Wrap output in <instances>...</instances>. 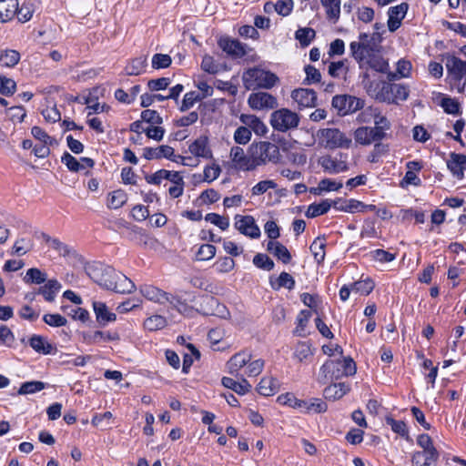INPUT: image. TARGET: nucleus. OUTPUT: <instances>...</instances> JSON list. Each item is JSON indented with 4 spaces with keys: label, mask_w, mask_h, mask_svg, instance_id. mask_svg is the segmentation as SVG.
<instances>
[{
    "label": "nucleus",
    "mask_w": 466,
    "mask_h": 466,
    "mask_svg": "<svg viewBox=\"0 0 466 466\" xmlns=\"http://www.w3.org/2000/svg\"><path fill=\"white\" fill-rule=\"evenodd\" d=\"M265 366L262 359L252 360V353L249 350H243L235 353L227 361L226 367L228 372L238 379L223 377L221 383L224 387L232 390L239 395H245L252 389L251 384L246 380V377L258 376Z\"/></svg>",
    "instance_id": "obj_1"
},
{
    "label": "nucleus",
    "mask_w": 466,
    "mask_h": 466,
    "mask_svg": "<svg viewBox=\"0 0 466 466\" xmlns=\"http://www.w3.org/2000/svg\"><path fill=\"white\" fill-rule=\"evenodd\" d=\"M374 116V127H360L354 131L356 143L368 146L379 143L386 137V130L390 128V123L380 109H370Z\"/></svg>",
    "instance_id": "obj_2"
},
{
    "label": "nucleus",
    "mask_w": 466,
    "mask_h": 466,
    "mask_svg": "<svg viewBox=\"0 0 466 466\" xmlns=\"http://www.w3.org/2000/svg\"><path fill=\"white\" fill-rule=\"evenodd\" d=\"M242 81L248 90L270 89L279 82V77L269 70L254 66L243 72Z\"/></svg>",
    "instance_id": "obj_3"
},
{
    "label": "nucleus",
    "mask_w": 466,
    "mask_h": 466,
    "mask_svg": "<svg viewBox=\"0 0 466 466\" xmlns=\"http://www.w3.org/2000/svg\"><path fill=\"white\" fill-rule=\"evenodd\" d=\"M320 374L328 380H339L353 376L357 371L356 363L351 357L343 360H327L319 369Z\"/></svg>",
    "instance_id": "obj_4"
},
{
    "label": "nucleus",
    "mask_w": 466,
    "mask_h": 466,
    "mask_svg": "<svg viewBox=\"0 0 466 466\" xmlns=\"http://www.w3.org/2000/svg\"><path fill=\"white\" fill-rule=\"evenodd\" d=\"M138 290L140 294L147 300L153 301L158 304L170 303L174 305L178 311H182L185 309V304L181 299L170 293L164 291L163 289L151 285L142 284L139 286Z\"/></svg>",
    "instance_id": "obj_5"
},
{
    "label": "nucleus",
    "mask_w": 466,
    "mask_h": 466,
    "mask_svg": "<svg viewBox=\"0 0 466 466\" xmlns=\"http://www.w3.org/2000/svg\"><path fill=\"white\" fill-rule=\"evenodd\" d=\"M318 137L319 144L327 149L349 148L352 142L351 138L335 127L320 129Z\"/></svg>",
    "instance_id": "obj_6"
},
{
    "label": "nucleus",
    "mask_w": 466,
    "mask_h": 466,
    "mask_svg": "<svg viewBox=\"0 0 466 466\" xmlns=\"http://www.w3.org/2000/svg\"><path fill=\"white\" fill-rule=\"evenodd\" d=\"M85 270L94 282L109 290L115 277L114 268L100 262H93L88 264Z\"/></svg>",
    "instance_id": "obj_7"
},
{
    "label": "nucleus",
    "mask_w": 466,
    "mask_h": 466,
    "mask_svg": "<svg viewBox=\"0 0 466 466\" xmlns=\"http://www.w3.org/2000/svg\"><path fill=\"white\" fill-rule=\"evenodd\" d=\"M198 311L204 316H216L227 319L230 313L225 304L220 303L214 296L205 294L199 298Z\"/></svg>",
    "instance_id": "obj_8"
},
{
    "label": "nucleus",
    "mask_w": 466,
    "mask_h": 466,
    "mask_svg": "<svg viewBox=\"0 0 466 466\" xmlns=\"http://www.w3.org/2000/svg\"><path fill=\"white\" fill-rule=\"evenodd\" d=\"M299 117L297 113L288 108L275 110L271 114L270 124L275 130L286 132L299 126Z\"/></svg>",
    "instance_id": "obj_9"
},
{
    "label": "nucleus",
    "mask_w": 466,
    "mask_h": 466,
    "mask_svg": "<svg viewBox=\"0 0 466 466\" xmlns=\"http://www.w3.org/2000/svg\"><path fill=\"white\" fill-rule=\"evenodd\" d=\"M365 106V100L351 95H337L332 98V106L338 115L344 116L360 110Z\"/></svg>",
    "instance_id": "obj_10"
},
{
    "label": "nucleus",
    "mask_w": 466,
    "mask_h": 466,
    "mask_svg": "<svg viewBox=\"0 0 466 466\" xmlns=\"http://www.w3.org/2000/svg\"><path fill=\"white\" fill-rule=\"evenodd\" d=\"M442 57L446 59L447 75L451 82L459 86L465 81L466 61L450 53L443 54Z\"/></svg>",
    "instance_id": "obj_11"
},
{
    "label": "nucleus",
    "mask_w": 466,
    "mask_h": 466,
    "mask_svg": "<svg viewBox=\"0 0 466 466\" xmlns=\"http://www.w3.org/2000/svg\"><path fill=\"white\" fill-rule=\"evenodd\" d=\"M376 35L377 34L370 35L367 33H360L359 35L360 41H353L350 44V54L357 62L360 63L365 59V52H371L376 50Z\"/></svg>",
    "instance_id": "obj_12"
},
{
    "label": "nucleus",
    "mask_w": 466,
    "mask_h": 466,
    "mask_svg": "<svg viewBox=\"0 0 466 466\" xmlns=\"http://www.w3.org/2000/svg\"><path fill=\"white\" fill-rule=\"evenodd\" d=\"M319 164L323 170L329 174H339L349 169L348 154L339 153L336 157L329 155L321 157Z\"/></svg>",
    "instance_id": "obj_13"
},
{
    "label": "nucleus",
    "mask_w": 466,
    "mask_h": 466,
    "mask_svg": "<svg viewBox=\"0 0 466 466\" xmlns=\"http://www.w3.org/2000/svg\"><path fill=\"white\" fill-rule=\"evenodd\" d=\"M367 93L374 97L379 102H386L390 104L392 100V87L391 83L385 80L370 81L366 85Z\"/></svg>",
    "instance_id": "obj_14"
},
{
    "label": "nucleus",
    "mask_w": 466,
    "mask_h": 466,
    "mask_svg": "<svg viewBox=\"0 0 466 466\" xmlns=\"http://www.w3.org/2000/svg\"><path fill=\"white\" fill-rule=\"evenodd\" d=\"M218 46L232 58H242L248 53L247 45L228 35L220 36L218 40Z\"/></svg>",
    "instance_id": "obj_15"
},
{
    "label": "nucleus",
    "mask_w": 466,
    "mask_h": 466,
    "mask_svg": "<svg viewBox=\"0 0 466 466\" xmlns=\"http://www.w3.org/2000/svg\"><path fill=\"white\" fill-rule=\"evenodd\" d=\"M234 220V226L240 234L250 238H258L260 237V228L256 224V220L252 216L238 214L235 216Z\"/></svg>",
    "instance_id": "obj_16"
},
{
    "label": "nucleus",
    "mask_w": 466,
    "mask_h": 466,
    "mask_svg": "<svg viewBox=\"0 0 466 466\" xmlns=\"http://www.w3.org/2000/svg\"><path fill=\"white\" fill-rule=\"evenodd\" d=\"M365 59L368 66L378 73L387 74L389 80H393L396 76L395 73L390 71L389 61L383 57L380 51L365 52Z\"/></svg>",
    "instance_id": "obj_17"
},
{
    "label": "nucleus",
    "mask_w": 466,
    "mask_h": 466,
    "mask_svg": "<svg viewBox=\"0 0 466 466\" xmlns=\"http://www.w3.org/2000/svg\"><path fill=\"white\" fill-rule=\"evenodd\" d=\"M230 156L234 167L238 170L250 171L259 166V162H258L256 157H250L246 156L243 148L240 147H233L230 150Z\"/></svg>",
    "instance_id": "obj_18"
},
{
    "label": "nucleus",
    "mask_w": 466,
    "mask_h": 466,
    "mask_svg": "<svg viewBox=\"0 0 466 466\" xmlns=\"http://www.w3.org/2000/svg\"><path fill=\"white\" fill-rule=\"evenodd\" d=\"M256 153L258 154L256 158L259 162V166L266 164L267 161L278 163L280 159L279 147L271 142H260L257 146Z\"/></svg>",
    "instance_id": "obj_19"
},
{
    "label": "nucleus",
    "mask_w": 466,
    "mask_h": 466,
    "mask_svg": "<svg viewBox=\"0 0 466 466\" xmlns=\"http://www.w3.org/2000/svg\"><path fill=\"white\" fill-rule=\"evenodd\" d=\"M248 106L252 109H273L277 106V98L265 92H257L249 95L248 98Z\"/></svg>",
    "instance_id": "obj_20"
},
{
    "label": "nucleus",
    "mask_w": 466,
    "mask_h": 466,
    "mask_svg": "<svg viewBox=\"0 0 466 466\" xmlns=\"http://www.w3.org/2000/svg\"><path fill=\"white\" fill-rule=\"evenodd\" d=\"M408 10L409 4L406 2L389 8L387 25L390 32H395L400 27L401 22L405 18Z\"/></svg>",
    "instance_id": "obj_21"
},
{
    "label": "nucleus",
    "mask_w": 466,
    "mask_h": 466,
    "mask_svg": "<svg viewBox=\"0 0 466 466\" xmlns=\"http://www.w3.org/2000/svg\"><path fill=\"white\" fill-rule=\"evenodd\" d=\"M291 97L298 104L299 109L314 107L317 105V94L313 89L297 88L292 91Z\"/></svg>",
    "instance_id": "obj_22"
},
{
    "label": "nucleus",
    "mask_w": 466,
    "mask_h": 466,
    "mask_svg": "<svg viewBox=\"0 0 466 466\" xmlns=\"http://www.w3.org/2000/svg\"><path fill=\"white\" fill-rule=\"evenodd\" d=\"M93 310L96 315V320L100 327H105L110 322L116 320V315L110 311L106 304L103 301H93Z\"/></svg>",
    "instance_id": "obj_23"
},
{
    "label": "nucleus",
    "mask_w": 466,
    "mask_h": 466,
    "mask_svg": "<svg viewBox=\"0 0 466 466\" xmlns=\"http://www.w3.org/2000/svg\"><path fill=\"white\" fill-rule=\"evenodd\" d=\"M447 167L454 177L461 180L466 170V155L452 152L447 161Z\"/></svg>",
    "instance_id": "obj_24"
},
{
    "label": "nucleus",
    "mask_w": 466,
    "mask_h": 466,
    "mask_svg": "<svg viewBox=\"0 0 466 466\" xmlns=\"http://www.w3.org/2000/svg\"><path fill=\"white\" fill-rule=\"evenodd\" d=\"M189 152L196 157L213 158V153L207 136H200L188 146Z\"/></svg>",
    "instance_id": "obj_25"
},
{
    "label": "nucleus",
    "mask_w": 466,
    "mask_h": 466,
    "mask_svg": "<svg viewBox=\"0 0 466 466\" xmlns=\"http://www.w3.org/2000/svg\"><path fill=\"white\" fill-rule=\"evenodd\" d=\"M84 339L89 345L118 341L120 340V334L116 329L106 331L96 330L93 333L84 335Z\"/></svg>",
    "instance_id": "obj_26"
},
{
    "label": "nucleus",
    "mask_w": 466,
    "mask_h": 466,
    "mask_svg": "<svg viewBox=\"0 0 466 466\" xmlns=\"http://www.w3.org/2000/svg\"><path fill=\"white\" fill-rule=\"evenodd\" d=\"M109 290L120 294H128L136 290V285L126 275L115 271V277Z\"/></svg>",
    "instance_id": "obj_27"
},
{
    "label": "nucleus",
    "mask_w": 466,
    "mask_h": 466,
    "mask_svg": "<svg viewBox=\"0 0 466 466\" xmlns=\"http://www.w3.org/2000/svg\"><path fill=\"white\" fill-rule=\"evenodd\" d=\"M29 346L37 353L43 355L54 354L56 351L55 345L50 343L46 338L41 335L34 334L29 338Z\"/></svg>",
    "instance_id": "obj_28"
},
{
    "label": "nucleus",
    "mask_w": 466,
    "mask_h": 466,
    "mask_svg": "<svg viewBox=\"0 0 466 466\" xmlns=\"http://www.w3.org/2000/svg\"><path fill=\"white\" fill-rule=\"evenodd\" d=\"M439 457L437 450H433V452L414 451L411 455V463L413 466H437Z\"/></svg>",
    "instance_id": "obj_29"
},
{
    "label": "nucleus",
    "mask_w": 466,
    "mask_h": 466,
    "mask_svg": "<svg viewBox=\"0 0 466 466\" xmlns=\"http://www.w3.org/2000/svg\"><path fill=\"white\" fill-rule=\"evenodd\" d=\"M174 148L168 145H162L157 147H146L143 148L142 157L147 160L167 158L173 156Z\"/></svg>",
    "instance_id": "obj_30"
},
{
    "label": "nucleus",
    "mask_w": 466,
    "mask_h": 466,
    "mask_svg": "<svg viewBox=\"0 0 466 466\" xmlns=\"http://www.w3.org/2000/svg\"><path fill=\"white\" fill-rule=\"evenodd\" d=\"M350 384L346 382H337V383H331L330 385L327 386L324 390L323 394L325 399L329 400H337L341 399L343 396H345L348 392L350 390Z\"/></svg>",
    "instance_id": "obj_31"
},
{
    "label": "nucleus",
    "mask_w": 466,
    "mask_h": 466,
    "mask_svg": "<svg viewBox=\"0 0 466 466\" xmlns=\"http://www.w3.org/2000/svg\"><path fill=\"white\" fill-rule=\"evenodd\" d=\"M280 384L278 379L266 376L263 377L257 386L258 394L268 397L275 395L279 390Z\"/></svg>",
    "instance_id": "obj_32"
},
{
    "label": "nucleus",
    "mask_w": 466,
    "mask_h": 466,
    "mask_svg": "<svg viewBox=\"0 0 466 466\" xmlns=\"http://www.w3.org/2000/svg\"><path fill=\"white\" fill-rule=\"evenodd\" d=\"M269 285L273 290H279L280 289H287L292 290L295 288V279L288 272L283 271L279 277H269Z\"/></svg>",
    "instance_id": "obj_33"
},
{
    "label": "nucleus",
    "mask_w": 466,
    "mask_h": 466,
    "mask_svg": "<svg viewBox=\"0 0 466 466\" xmlns=\"http://www.w3.org/2000/svg\"><path fill=\"white\" fill-rule=\"evenodd\" d=\"M267 250L273 254V256L283 264H289L292 259L291 254L287 247L279 241H268Z\"/></svg>",
    "instance_id": "obj_34"
},
{
    "label": "nucleus",
    "mask_w": 466,
    "mask_h": 466,
    "mask_svg": "<svg viewBox=\"0 0 466 466\" xmlns=\"http://www.w3.org/2000/svg\"><path fill=\"white\" fill-rule=\"evenodd\" d=\"M327 238L324 235L317 237L309 246L310 252L318 265H321L326 257Z\"/></svg>",
    "instance_id": "obj_35"
},
{
    "label": "nucleus",
    "mask_w": 466,
    "mask_h": 466,
    "mask_svg": "<svg viewBox=\"0 0 466 466\" xmlns=\"http://www.w3.org/2000/svg\"><path fill=\"white\" fill-rule=\"evenodd\" d=\"M61 288L62 286L57 279H48L45 282L44 286L39 287L37 294L42 295L46 301L52 302Z\"/></svg>",
    "instance_id": "obj_36"
},
{
    "label": "nucleus",
    "mask_w": 466,
    "mask_h": 466,
    "mask_svg": "<svg viewBox=\"0 0 466 466\" xmlns=\"http://www.w3.org/2000/svg\"><path fill=\"white\" fill-rule=\"evenodd\" d=\"M277 402L282 406L299 410L301 412L305 413V407L307 405L306 400L298 399L292 392H286L279 395Z\"/></svg>",
    "instance_id": "obj_37"
},
{
    "label": "nucleus",
    "mask_w": 466,
    "mask_h": 466,
    "mask_svg": "<svg viewBox=\"0 0 466 466\" xmlns=\"http://www.w3.org/2000/svg\"><path fill=\"white\" fill-rule=\"evenodd\" d=\"M239 119L245 127L258 136H264L268 131L266 125L254 115L242 114Z\"/></svg>",
    "instance_id": "obj_38"
},
{
    "label": "nucleus",
    "mask_w": 466,
    "mask_h": 466,
    "mask_svg": "<svg viewBox=\"0 0 466 466\" xmlns=\"http://www.w3.org/2000/svg\"><path fill=\"white\" fill-rule=\"evenodd\" d=\"M18 7V0H0V22L5 23L12 20Z\"/></svg>",
    "instance_id": "obj_39"
},
{
    "label": "nucleus",
    "mask_w": 466,
    "mask_h": 466,
    "mask_svg": "<svg viewBox=\"0 0 466 466\" xmlns=\"http://www.w3.org/2000/svg\"><path fill=\"white\" fill-rule=\"evenodd\" d=\"M385 422L390 427L391 431L400 436L407 441H410L411 439L409 434V428L405 421L397 420L391 415L385 416Z\"/></svg>",
    "instance_id": "obj_40"
},
{
    "label": "nucleus",
    "mask_w": 466,
    "mask_h": 466,
    "mask_svg": "<svg viewBox=\"0 0 466 466\" xmlns=\"http://www.w3.org/2000/svg\"><path fill=\"white\" fill-rule=\"evenodd\" d=\"M147 66V58L143 56L131 59L125 66V74L127 76H139L146 72Z\"/></svg>",
    "instance_id": "obj_41"
},
{
    "label": "nucleus",
    "mask_w": 466,
    "mask_h": 466,
    "mask_svg": "<svg viewBox=\"0 0 466 466\" xmlns=\"http://www.w3.org/2000/svg\"><path fill=\"white\" fill-rule=\"evenodd\" d=\"M331 208V200L322 199L319 203H312L308 207L306 211V217L309 218H314L322 215L327 214Z\"/></svg>",
    "instance_id": "obj_42"
},
{
    "label": "nucleus",
    "mask_w": 466,
    "mask_h": 466,
    "mask_svg": "<svg viewBox=\"0 0 466 466\" xmlns=\"http://www.w3.org/2000/svg\"><path fill=\"white\" fill-rule=\"evenodd\" d=\"M127 201V194L123 189L114 190L107 195L106 207L110 209L122 208Z\"/></svg>",
    "instance_id": "obj_43"
},
{
    "label": "nucleus",
    "mask_w": 466,
    "mask_h": 466,
    "mask_svg": "<svg viewBox=\"0 0 466 466\" xmlns=\"http://www.w3.org/2000/svg\"><path fill=\"white\" fill-rule=\"evenodd\" d=\"M325 8L326 17L333 23L338 22L340 16V0H320Z\"/></svg>",
    "instance_id": "obj_44"
},
{
    "label": "nucleus",
    "mask_w": 466,
    "mask_h": 466,
    "mask_svg": "<svg viewBox=\"0 0 466 466\" xmlns=\"http://www.w3.org/2000/svg\"><path fill=\"white\" fill-rule=\"evenodd\" d=\"M312 316L311 310L309 309H301L296 318V328L293 330V334L305 337V329L309 322V319Z\"/></svg>",
    "instance_id": "obj_45"
},
{
    "label": "nucleus",
    "mask_w": 466,
    "mask_h": 466,
    "mask_svg": "<svg viewBox=\"0 0 466 466\" xmlns=\"http://www.w3.org/2000/svg\"><path fill=\"white\" fill-rule=\"evenodd\" d=\"M34 241L30 238H17L11 250V255H15L18 257L24 256L26 253L30 252L34 248Z\"/></svg>",
    "instance_id": "obj_46"
},
{
    "label": "nucleus",
    "mask_w": 466,
    "mask_h": 466,
    "mask_svg": "<svg viewBox=\"0 0 466 466\" xmlns=\"http://www.w3.org/2000/svg\"><path fill=\"white\" fill-rule=\"evenodd\" d=\"M351 285L352 291L362 296L370 295L375 288V282L370 277H367L366 279H360L358 281H354L351 283Z\"/></svg>",
    "instance_id": "obj_47"
},
{
    "label": "nucleus",
    "mask_w": 466,
    "mask_h": 466,
    "mask_svg": "<svg viewBox=\"0 0 466 466\" xmlns=\"http://www.w3.org/2000/svg\"><path fill=\"white\" fill-rule=\"evenodd\" d=\"M41 238L46 243L50 244L52 248L58 252L60 256L66 257L70 253L69 247L62 242L59 238H51L48 234L41 232Z\"/></svg>",
    "instance_id": "obj_48"
},
{
    "label": "nucleus",
    "mask_w": 466,
    "mask_h": 466,
    "mask_svg": "<svg viewBox=\"0 0 466 466\" xmlns=\"http://www.w3.org/2000/svg\"><path fill=\"white\" fill-rule=\"evenodd\" d=\"M293 355L299 362L307 360L309 357L313 356L311 343L309 341L298 342Z\"/></svg>",
    "instance_id": "obj_49"
},
{
    "label": "nucleus",
    "mask_w": 466,
    "mask_h": 466,
    "mask_svg": "<svg viewBox=\"0 0 466 466\" xmlns=\"http://www.w3.org/2000/svg\"><path fill=\"white\" fill-rule=\"evenodd\" d=\"M47 280V274L37 268L27 269L24 281L27 284H43Z\"/></svg>",
    "instance_id": "obj_50"
},
{
    "label": "nucleus",
    "mask_w": 466,
    "mask_h": 466,
    "mask_svg": "<svg viewBox=\"0 0 466 466\" xmlns=\"http://www.w3.org/2000/svg\"><path fill=\"white\" fill-rule=\"evenodd\" d=\"M316 36V32L311 27H301L295 32V38L299 42L302 47L310 45Z\"/></svg>",
    "instance_id": "obj_51"
},
{
    "label": "nucleus",
    "mask_w": 466,
    "mask_h": 466,
    "mask_svg": "<svg viewBox=\"0 0 466 466\" xmlns=\"http://www.w3.org/2000/svg\"><path fill=\"white\" fill-rule=\"evenodd\" d=\"M20 60V54L16 50L7 49L0 55V66L5 67H14Z\"/></svg>",
    "instance_id": "obj_52"
},
{
    "label": "nucleus",
    "mask_w": 466,
    "mask_h": 466,
    "mask_svg": "<svg viewBox=\"0 0 466 466\" xmlns=\"http://www.w3.org/2000/svg\"><path fill=\"white\" fill-rule=\"evenodd\" d=\"M46 384L40 380H31L25 381L21 384L18 394L19 395H26V394H34L39 392L46 389Z\"/></svg>",
    "instance_id": "obj_53"
},
{
    "label": "nucleus",
    "mask_w": 466,
    "mask_h": 466,
    "mask_svg": "<svg viewBox=\"0 0 466 466\" xmlns=\"http://www.w3.org/2000/svg\"><path fill=\"white\" fill-rule=\"evenodd\" d=\"M167 319L161 315H152L144 320L143 326L148 331H156L165 328Z\"/></svg>",
    "instance_id": "obj_54"
},
{
    "label": "nucleus",
    "mask_w": 466,
    "mask_h": 466,
    "mask_svg": "<svg viewBox=\"0 0 466 466\" xmlns=\"http://www.w3.org/2000/svg\"><path fill=\"white\" fill-rule=\"evenodd\" d=\"M300 300L302 303L311 309V312L318 314L319 308L322 304V299L319 294H310L304 292L300 294Z\"/></svg>",
    "instance_id": "obj_55"
},
{
    "label": "nucleus",
    "mask_w": 466,
    "mask_h": 466,
    "mask_svg": "<svg viewBox=\"0 0 466 466\" xmlns=\"http://www.w3.org/2000/svg\"><path fill=\"white\" fill-rule=\"evenodd\" d=\"M307 405L305 407V413H324L328 410L327 403L319 398H311L306 400Z\"/></svg>",
    "instance_id": "obj_56"
},
{
    "label": "nucleus",
    "mask_w": 466,
    "mask_h": 466,
    "mask_svg": "<svg viewBox=\"0 0 466 466\" xmlns=\"http://www.w3.org/2000/svg\"><path fill=\"white\" fill-rule=\"evenodd\" d=\"M392 87V100L390 104H396L399 100L405 101L409 97L410 89L404 84H391Z\"/></svg>",
    "instance_id": "obj_57"
},
{
    "label": "nucleus",
    "mask_w": 466,
    "mask_h": 466,
    "mask_svg": "<svg viewBox=\"0 0 466 466\" xmlns=\"http://www.w3.org/2000/svg\"><path fill=\"white\" fill-rule=\"evenodd\" d=\"M187 349L190 350V354L185 353L183 355L182 372L185 374L188 373V371L194 362L193 357H195L196 359L200 358L199 350L193 344H191V343L188 344Z\"/></svg>",
    "instance_id": "obj_58"
},
{
    "label": "nucleus",
    "mask_w": 466,
    "mask_h": 466,
    "mask_svg": "<svg viewBox=\"0 0 466 466\" xmlns=\"http://www.w3.org/2000/svg\"><path fill=\"white\" fill-rule=\"evenodd\" d=\"M440 106L442 107L443 111L449 115H459L461 114V106L460 103L455 99L450 96H443L441 100Z\"/></svg>",
    "instance_id": "obj_59"
},
{
    "label": "nucleus",
    "mask_w": 466,
    "mask_h": 466,
    "mask_svg": "<svg viewBox=\"0 0 466 466\" xmlns=\"http://www.w3.org/2000/svg\"><path fill=\"white\" fill-rule=\"evenodd\" d=\"M253 264L258 268L267 271L272 270L275 267L274 261L267 254L264 253H258L255 255L253 258Z\"/></svg>",
    "instance_id": "obj_60"
},
{
    "label": "nucleus",
    "mask_w": 466,
    "mask_h": 466,
    "mask_svg": "<svg viewBox=\"0 0 466 466\" xmlns=\"http://www.w3.org/2000/svg\"><path fill=\"white\" fill-rule=\"evenodd\" d=\"M43 321L53 328H60L67 324L66 318L59 313H46L43 316Z\"/></svg>",
    "instance_id": "obj_61"
},
{
    "label": "nucleus",
    "mask_w": 466,
    "mask_h": 466,
    "mask_svg": "<svg viewBox=\"0 0 466 466\" xmlns=\"http://www.w3.org/2000/svg\"><path fill=\"white\" fill-rule=\"evenodd\" d=\"M105 87L102 86H96L88 90L87 96L83 97V104L89 106L98 102L99 98L105 96Z\"/></svg>",
    "instance_id": "obj_62"
},
{
    "label": "nucleus",
    "mask_w": 466,
    "mask_h": 466,
    "mask_svg": "<svg viewBox=\"0 0 466 466\" xmlns=\"http://www.w3.org/2000/svg\"><path fill=\"white\" fill-rule=\"evenodd\" d=\"M202 99L200 96V93H198L197 91L187 92L184 95L182 103L179 106V110L182 112L187 111V110L190 109L191 107H193L197 102H199Z\"/></svg>",
    "instance_id": "obj_63"
},
{
    "label": "nucleus",
    "mask_w": 466,
    "mask_h": 466,
    "mask_svg": "<svg viewBox=\"0 0 466 466\" xmlns=\"http://www.w3.org/2000/svg\"><path fill=\"white\" fill-rule=\"evenodd\" d=\"M61 162L71 172H78L84 168V165H81V163L67 151H65L62 155Z\"/></svg>",
    "instance_id": "obj_64"
}]
</instances>
